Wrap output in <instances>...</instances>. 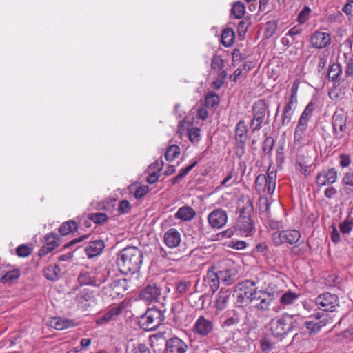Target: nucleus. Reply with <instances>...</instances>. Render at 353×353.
Returning <instances> with one entry per match:
<instances>
[{"mask_svg": "<svg viewBox=\"0 0 353 353\" xmlns=\"http://www.w3.org/2000/svg\"><path fill=\"white\" fill-rule=\"evenodd\" d=\"M338 179V172L334 168L323 169L320 171L315 179L317 186L323 187L331 185L334 183Z\"/></svg>", "mask_w": 353, "mask_h": 353, "instance_id": "f8f14e48", "label": "nucleus"}, {"mask_svg": "<svg viewBox=\"0 0 353 353\" xmlns=\"http://www.w3.org/2000/svg\"><path fill=\"white\" fill-rule=\"evenodd\" d=\"M230 292L229 290L221 288L216 295V308L218 310H224L230 299Z\"/></svg>", "mask_w": 353, "mask_h": 353, "instance_id": "a878e982", "label": "nucleus"}, {"mask_svg": "<svg viewBox=\"0 0 353 353\" xmlns=\"http://www.w3.org/2000/svg\"><path fill=\"white\" fill-rule=\"evenodd\" d=\"M302 323L303 318L301 316L285 313L277 319H272L270 330L273 336H283L294 330L300 329Z\"/></svg>", "mask_w": 353, "mask_h": 353, "instance_id": "f03ea898", "label": "nucleus"}, {"mask_svg": "<svg viewBox=\"0 0 353 353\" xmlns=\"http://www.w3.org/2000/svg\"><path fill=\"white\" fill-rule=\"evenodd\" d=\"M327 186L328 187L325 190L324 194L327 199H333L337 194V190L332 185Z\"/></svg>", "mask_w": 353, "mask_h": 353, "instance_id": "0e129e2a", "label": "nucleus"}, {"mask_svg": "<svg viewBox=\"0 0 353 353\" xmlns=\"http://www.w3.org/2000/svg\"><path fill=\"white\" fill-rule=\"evenodd\" d=\"M339 230L343 234H349L350 232L352 230V221H350L349 216L341 222L339 225Z\"/></svg>", "mask_w": 353, "mask_h": 353, "instance_id": "09e8293b", "label": "nucleus"}, {"mask_svg": "<svg viewBox=\"0 0 353 353\" xmlns=\"http://www.w3.org/2000/svg\"><path fill=\"white\" fill-rule=\"evenodd\" d=\"M271 238L276 246L283 244L295 245L301 239V233L294 229L277 230L271 234Z\"/></svg>", "mask_w": 353, "mask_h": 353, "instance_id": "423d86ee", "label": "nucleus"}, {"mask_svg": "<svg viewBox=\"0 0 353 353\" xmlns=\"http://www.w3.org/2000/svg\"><path fill=\"white\" fill-rule=\"evenodd\" d=\"M234 32L231 28H226L221 34V43L225 47H230L234 43Z\"/></svg>", "mask_w": 353, "mask_h": 353, "instance_id": "58836bf2", "label": "nucleus"}, {"mask_svg": "<svg viewBox=\"0 0 353 353\" xmlns=\"http://www.w3.org/2000/svg\"><path fill=\"white\" fill-rule=\"evenodd\" d=\"M213 328L214 325L212 321L206 319L204 316H200L194 323L192 331L194 334L205 337L212 332Z\"/></svg>", "mask_w": 353, "mask_h": 353, "instance_id": "4468645a", "label": "nucleus"}, {"mask_svg": "<svg viewBox=\"0 0 353 353\" xmlns=\"http://www.w3.org/2000/svg\"><path fill=\"white\" fill-rule=\"evenodd\" d=\"M61 269L58 265H50L43 270V275L46 279L54 281L59 279Z\"/></svg>", "mask_w": 353, "mask_h": 353, "instance_id": "7c9ffc66", "label": "nucleus"}, {"mask_svg": "<svg viewBox=\"0 0 353 353\" xmlns=\"http://www.w3.org/2000/svg\"><path fill=\"white\" fill-rule=\"evenodd\" d=\"M346 68H345V75L346 77L353 76V55L349 57H345Z\"/></svg>", "mask_w": 353, "mask_h": 353, "instance_id": "4d7b16f0", "label": "nucleus"}, {"mask_svg": "<svg viewBox=\"0 0 353 353\" xmlns=\"http://www.w3.org/2000/svg\"><path fill=\"white\" fill-rule=\"evenodd\" d=\"M339 164L342 168L347 167L350 164V157L347 154H341L339 156Z\"/></svg>", "mask_w": 353, "mask_h": 353, "instance_id": "338daca9", "label": "nucleus"}, {"mask_svg": "<svg viewBox=\"0 0 353 353\" xmlns=\"http://www.w3.org/2000/svg\"><path fill=\"white\" fill-rule=\"evenodd\" d=\"M164 319L163 312L153 307L145 312V314L141 317L139 323L143 330L150 331L157 329L163 323Z\"/></svg>", "mask_w": 353, "mask_h": 353, "instance_id": "20e7f679", "label": "nucleus"}, {"mask_svg": "<svg viewBox=\"0 0 353 353\" xmlns=\"http://www.w3.org/2000/svg\"><path fill=\"white\" fill-rule=\"evenodd\" d=\"M274 140L271 137H268L263 142L262 150L265 154H269L273 148Z\"/></svg>", "mask_w": 353, "mask_h": 353, "instance_id": "864d4df0", "label": "nucleus"}, {"mask_svg": "<svg viewBox=\"0 0 353 353\" xmlns=\"http://www.w3.org/2000/svg\"><path fill=\"white\" fill-rule=\"evenodd\" d=\"M121 307H115L110 309L103 316L99 317L97 321L98 325H103L108 323L110 321L115 320L116 318L121 314Z\"/></svg>", "mask_w": 353, "mask_h": 353, "instance_id": "bb28decb", "label": "nucleus"}, {"mask_svg": "<svg viewBox=\"0 0 353 353\" xmlns=\"http://www.w3.org/2000/svg\"><path fill=\"white\" fill-rule=\"evenodd\" d=\"M310 12V8L307 6H305L298 16L299 23H300L301 24H303L304 23H305L309 18Z\"/></svg>", "mask_w": 353, "mask_h": 353, "instance_id": "5fc2aeb1", "label": "nucleus"}, {"mask_svg": "<svg viewBox=\"0 0 353 353\" xmlns=\"http://www.w3.org/2000/svg\"><path fill=\"white\" fill-rule=\"evenodd\" d=\"M46 244L39 251V255L43 256L54 250L59 244V238L57 234L50 233L45 236Z\"/></svg>", "mask_w": 353, "mask_h": 353, "instance_id": "6ab92c4d", "label": "nucleus"}, {"mask_svg": "<svg viewBox=\"0 0 353 353\" xmlns=\"http://www.w3.org/2000/svg\"><path fill=\"white\" fill-rule=\"evenodd\" d=\"M47 325L57 330H62L75 325L74 321L61 317H52L48 321Z\"/></svg>", "mask_w": 353, "mask_h": 353, "instance_id": "b1692460", "label": "nucleus"}, {"mask_svg": "<svg viewBox=\"0 0 353 353\" xmlns=\"http://www.w3.org/2000/svg\"><path fill=\"white\" fill-rule=\"evenodd\" d=\"M219 101V97L214 92L209 93L205 97V105L207 107L214 108L218 105Z\"/></svg>", "mask_w": 353, "mask_h": 353, "instance_id": "603ef678", "label": "nucleus"}, {"mask_svg": "<svg viewBox=\"0 0 353 353\" xmlns=\"http://www.w3.org/2000/svg\"><path fill=\"white\" fill-rule=\"evenodd\" d=\"M187 344L180 338L173 336L166 341L164 353H185Z\"/></svg>", "mask_w": 353, "mask_h": 353, "instance_id": "2eb2a0df", "label": "nucleus"}, {"mask_svg": "<svg viewBox=\"0 0 353 353\" xmlns=\"http://www.w3.org/2000/svg\"><path fill=\"white\" fill-rule=\"evenodd\" d=\"M223 66V59L218 55H215L213 57L212 60V68L214 70L220 71Z\"/></svg>", "mask_w": 353, "mask_h": 353, "instance_id": "6e6d98bb", "label": "nucleus"}, {"mask_svg": "<svg viewBox=\"0 0 353 353\" xmlns=\"http://www.w3.org/2000/svg\"><path fill=\"white\" fill-rule=\"evenodd\" d=\"M315 305L323 313L333 312L339 306L337 295L330 292H324L315 299Z\"/></svg>", "mask_w": 353, "mask_h": 353, "instance_id": "0eeeda50", "label": "nucleus"}, {"mask_svg": "<svg viewBox=\"0 0 353 353\" xmlns=\"http://www.w3.org/2000/svg\"><path fill=\"white\" fill-rule=\"evenodd\" d=\"M239 218H251L254 207L252 202L250 199L243 200L239 203Z\"/></svg>", "mask_w": 353, "mask_h": 353, "instance_id": "c85d7f7f", "label": "nucleus"}, {"mask_svg": "<svg viewBox=\"0 0 353 353\" xmlns=\"http://www.w3.org/2000/svg\"><path fill=\"white\" fill-rule=\"evenodd\" d=\"M127 290V280L121 279L114 281L109 286L104 287L103 293L114 299L119 296H123Z\"/></svg>", "mask_w": 353, "mask_h": 353, "instance_id": "ddd939ff", "label": "nucleus"}, {"mask_svg": "<svg viewBox=\"0 0 353 353\" xmlns=\"http://www.w3.org/2000/svg\"><path fill=\"white\" fill-rule=\"evenodd\" d=\"M196 216L195 211L189 206L180 208L175 214V217L182 221H190Z\"/></svg>", "mask_w": 353, "mask_h": 353, "instance_id": "2f4dec72", "label": "nucleus"}, {"mask_svg": "<svg viewBox=\"0 0 353 353\" xmlns=\"http://www.w3.org/2000/svg\"><path fill=\"white\" fill-rule=\"evenodd\" d=\"M196 116L201 120H205L208 117V112L205 106L201 105L196 108Z\"/></svg>", "mask_w": 353, "mask_h": 353, "instance_id": "680f3d73", "label": "nucleus"}, {"mask_svg": "<svg viewBox=\"0 0 353 353\" xmlns=\"http://www.w3.org/2000/svg\"><path fill=\"white\" fill-rule=\"evenodd\" d=\"M250 22L248 19H244L238 24V32L239 34H245L248 30Z\"/></svg>", "mask_w": 353, "mask_h": 353, "instance_id": "13d9d810", "label": "nucleus"}, {"mask_svg": "<svg viewBox=\"0 0 353 353\" xmlns=\"http://www.w3.org/2000/svg\"><path fill=\"white\" fill-rule=\"evenodd\" d=\"M347 114L342 111L336 112L332 117V128L334 139H343L347 131Z\"/></svg>", "mask_w": 353, "mask_h": 353, "instance_id": "9b49d317", "label": "nucleus"}, {"mask_svg": "<svg viewBox=\"0 0 353 353\" xmlns=\"http://www.w3.org/2000/svg\"><path fill=\"white\" fill-rule=\"evenodd\" d=\"M162 290L159 284L150 283L141 291L139 297L148 303L158 302L162 297Z\"/></svg>", "mask_w": 353, "mask_h": 353, "instance_id": "9d476101", "label": "nucleus"}, {"mask_svg": "<svg viewBox=\"0 0 353 353\" xmlns=\"http://www.w3.org/2000/svg\"><path fill=\"white\" fill-rule=\"evenodd\" d=\"M256 191L261 193H268L272 195L276 188V174L274 172H268L267 175L261 174L255 180Z\"/></svg>", "mask_w": 353, "mask_h": 353, "instance_id": "6e6552de", "label": "nucleus"}, {"mask_svg": "<svg viewBox=\"0 0 353 353\" xmlns=\"http://www.w3.org/2000/svg\"><path fill=\"white\" fill-rule=\"evenodd\" d=\"M88 217L94 223L98 224L104 223L108 219L106 214L101 212L90 213L89 214Z\"/></svg>", "mask_w": 353, "mask_h": 353, "instance_id": "3c124183", "label": "nucleus"}, {"mask_svg": "<svg viewBox=\"0 0 353 353\" xmlns=\"http://www.w3.org/2000/svg\"><path fill=\"white\" fill-rule=\"evenodd\" d=\"M20 276V272L17 269H14L10 271L7 272L5 274H3L1 279L0 281L2 283H9L11 284L17 281Z\"/></svg>", "mask_w": 353, "mask_h": 353, "instance_id": "4c0bfd02", "label": "nucleus"}, {"mask_svg": "<svg viewBox=\"0 0 353 353\" xmlns=\"http://www.w3.org/2000/svg\"><path fill=\"white\" fill-rule=\"evenodd\" d=\"M341 72L342 69L339 64L334 63L332 65L328 72V79L332 81L337 79L339 75L341 74Z\"/></svg>", "mask_w": 353, "mask_h": 353, "instance_id": "49530a36", "label": "nucleus"}, {"mask_svg": "<svg viewBox=\"0 0 353 353\" xmlns=\"http://www.w3.org/2000/svg\"><path fill=\"white\" fill-rule=\"evenodd\" d=\"M255 285L256 283L254 281L245 280L238 284L236 291L243 292L249 302L254 296V293L259 292V290L254 288Z\"/></svg>", "mask_w": 353, "mask_h": 353, "instance_id": "5701e85b", "label": "nucleus"}, {"mask_svg": "<svg viewBox=\"0 0 353 353\" xmlns=\"http://www.w3.org/2000/svg\"><path fill=\"white\" fill-rule=\"evenodd\" d=\"M266 110L267 105L264 101L259 100L254 104L252 107L253 119L250 126L252 132L261 129L265 117Z\"/></svg>", "mask_w": 353, "mask_h": 353, "instance_id": "1a4fd4ad", "label": "nucleus"}, {"mask_svg": "<svg viewBox=\"0 0 353 353\" xmlns=\"http://www.w3.org/2000/svg\"><path fill=\"white\" fill-rule=\"evenodd\" d=\"M274 292H268L265 290H259L254 292V296L250 300L248 303L252 311L263 313L269 310L270 306L276 299Z\"/></svg>", "mask_w": 353, "mask_h": 353, "instance_id": "7ed1b4c3", "label": "nucleus"}, {"mask_svg": "<svg viewBox=\"0 0 353 353\" xmlns=\"http://www.w3.org/2000/svg\"><path fill=\"white\" fill-rule=\"evenodd\" d=\"M208 220L212 228H221L227 223L228 214L225 210L216 209L208 214Z\"/></svg>", "mask_w": 353, "mask_h": 353, "instance_id": "f3484780", "label": "nucleus"}, {"mask_svg": "<svg viewBox=\"0 0 353 353\" xmlns=\"http://www.w3.org/2000/svg\"><path fill=\"white\" fill-rule=\"evenodd\" d=\"M347 87L348 85L339 87V85H336L335 84L334 88L329 92V97L332 100H337L343 98L345 94Z\"/></svg>", "mask_w": 353, "mask_h": 353, "instance_id": "a19ab883", "label": "nucleus"}, {"mask_svg": "<svg viewBox=\"0 0 353 353\" xmlns=\"http://www.w3.org/2000/svg\"><path fill=\"white\" fill-rule=\"evenodd\" d=\"M188 137L190 141L192 143H196L199 141L201 134H200V129L196 127L191 128L188 130Z\"/></svg>", "mask_w": 353, "mask_h": 353, "instance_id": "8fccbe9b", "label": "nucleus"}, {"mask_svg": "<svg viewBox=\"0 0 353 353\" xmlns=\"http://www.w3.org/2000/svg\"><path fill=\"white\" fill-rule=\"evenodd\" d=\"M309 320L303 319L301 326L304 325L310 334H316L323 327L333 323L332 317L328 313L317 312Z\"/></svg>", "mask_w": 353, "mask_h": 353, "instance_id": "39448f33", "label": "nucleus"}, {"mask_svg": "<svg viewBox=\"0 0 353 353\" xmlns=\"http://www.w3.org/2000/svg\"><path fill=\"white\" fill-rule=\"evenodd\" d=\"M17 254L21 257H26L31 254V250L26 245H21L17 248Z\"/></svg>", "mask_w": 353, "mask_h": 353, "instance_id": "bf43d9fd", "label": "nucleus"}, {"mask_svg": "<svg viewBox=\"0 0 353 353\" xmlns=\"http://www.w3.org/2000/svg\"><path fill=\"white\" fill-rule=\"evenodd\" d=\"M277 23L276 21H270L266 23L264 34L266 38L272 37L276 32Z\"/></svg>", "mask_w": 353, "mask_h": 353, "instance_id": "de8ad7c7", "label": "nucleus"}, {"mask_svg": "<svg viewBox=\"0 0 353 353\" xmlns=\"http://www.w3.org/2000/svg\"><path fill=\"white\" fill-rule=\"evenodd\" d=\"M105 248L103 240L99 239L90 241L85 248V252L88 258L91 259L101 254Z\"/></svg>", "mask_w": 353, "mask_h": 353, "instance_id": "4be33fe9", "label": "nucleus"}, {"mask_svg": "<svg viewBox=\"0 0 353 353\" xmlns=\"http://www.w3.org/2000/svg\"><path fill=\"white\" fill-rule=\"evenodd\" d=\"M236 227L241 234L245 236L252 235L254 231V223L251 218H239Z\"/></svg>", "mask_w": 353, "mask_h": 353, "instance_id": "393cba45", "label": "nucleus"}, {"mask_svg": "<svg viewBox=\"0 0 353 353\" xmlns=\"http://www.w3.org/2000/svg\"><path fill=\"white\" fill-rule=\"evenodd\" d=\"M163 242L167 247L177 248L181 242V234L176 228H170L163 234Z\"/></svg>", "mask_w": 353, "mask_h": 353, "instance_id": "a211bd4d", "label": "nucleus"}, {"mask_svg": "<svg viewBox=\"0 0 353 353\" xmlns=\"http://www.w3.org/2000/svg\"><path fill=\"white\" fill-rule=\"evenodd\" d=\"M77 223L74 221H68L63 223L59 231L62 235L69 234L70 232L77 230Z\"/></svg>", "mask_w": 353, "mask_h": 353, "instance_id": "ea45409f", "label": "nucleus"}, {"mask_svg": "<svg viewBox=\"0 0 353 353\" xmlns=\"http://www.w3.org/2000/svg\"><path fill=\"white\" fill-rule=\"evenodd\" d=\"M314 110V104L313 102H310L301 113L297 124L300 125V126L303 125L307 127L308 122L312 117Z\"/></svg>", "mask_w": 353, "mask_h": 353, "instance_id": "c756f323", "label": "nucleus"}, {"mask_svg": "<svg viewBox=\"0 0 353 353\" xmlns=\"http://www.w3.org/2000/svg\"><path fill=\"white\" fill-rule=\"evenodd\" d=\"M130 209V205L128 200H123L119 203L118 210L121 213H128Z\"/></svg>", "mask_w": 353, "mask_h": 353, "instance_id": "e2e57ef3", "label": "nucleus"}, {"mask_svg": "<svg viewBox=\"0 0 353 353\" xmlns=\"http://www.w3.org/2000/svg\"><path fill=\"white\" fill-rule=\"evenodd\" d=\"M78 281L81 285H97L94 279L88 272H81L78 277Z\"/></svg>", "mask_w": 353, "mask_h": 353, "instance_id": "a18cd8bd", "label": "nucleus"}, {"mask_svg": "<svg viewBox=\"0 0 353 353\" xmlns=\"http://www.w3.org/2000/svg\"><path fill=\"white\" fill-rule=\"evenodd\" d=\"M342 10L347 15L352 14H353V0H347V2L345 4Z\"/></svg>", "mask_w": 353, "mask_h": 353, "instance_id": "774afa93", "label": "nucleus"}, {"mask_svg": "<svg viewBox=\"0 0 353 353\" xmlns=\"http://www.w3.org/2000/svg\"><path fill=\"white\" fill-rule=\"evenodd\" d=\"M220 281L225 285H232L235 279L236 271L233 269H224L216 272Z\"/></svg>", "mask_w": 353, "mask_h": 353, "instance_id": "cd10ccee", "label": "nucleus"}, {"mask_svg": "<svg viewBox=\"0 0 353 353\" xmlns=\"http://www.w3.org/2000/svg\"><path fill=\"white\" fill-rule=\"evenodd\" d=\"M180 154V148L176 145H172L168 149L165 154V159L168 161H172Z\"/></svg>", "mask_w": 353, "mask_h": 353, "instance_id": "c03bdc74", "label": "nucleus"}, {"mask_svg": "<svg viewBox=\"0 0 353 353\" xmlns=\"http://www.w3.org/2000/svg\"><path fill=\"white\" fill-rule=\"evenodd\" d=\"M231 12L235 18L241 19L245 13V5L241 1H237L234 3Z\"/></svg>", "mask_w": 353, "mask_h": 353, "instance_id": "37998d69", "label": "nucleus"}, {"mask_svg": "<svg viewBox=\"0 0 353 353\" xmlns=\"http://www.w3.org/2000/svg\"><path fill=\"white\" fill-rule=\"evenodd\" d=\"M261 347L263 352H269L272 349L275 348L276 343L274 340L268 336H263L260 341Z\"/></svg>", "mask_w": 353, "mask_h": 353, "instance_id": "79ce46f5", "label": "nucleus"}, {"mask_svg": "<svg viewBox=\"0 0 353 353\" xmlns=\"http://www.w3.org/2000/svg\"><path fill=\"white\" fill-rule=\"evenodd\" d=\"M205 281L208 283L210 290L213 292L219 289L221 282L217 272H214L211 270L208 271Z\"/></svg>", "mask_w": 353, "mask_h": 353, "instance_id": "473e14b6", "label": "nucleus"}, {"mask_svg": "<svg viewBox=\"0 0 353 353\" xmlns=\"http://www.w3.org/2000/svg\"><path fill=\"white\" fill-rule=\"evenodd\" d=\"M296 170L304 175L308 174V168L310 167L308 161L305 160L304 157L299 155L295 161Z\"/></svg>", "mask_w": 353, "mask_h": 353, "instance_id": "e433bc0d", "label": "nucleus"}, {"mask_svg": "<svg viewBox=\"0 0 353 353\" xmlns=\"http://www.w3.org/2000/svg\"><path fill=\"white\" fill-rule=\"evenodd\" d=\"M299 296V295L298 294L292 291H288L283 294L280 297V303L283 307H285L294 303L297 301Z\"/></svg>", "mask_w": 353, "mask_h": 353, "instance_id": "c9c22d12", "label": "nucleus"}, {"mask_svg": "<svg viewBox=\"0 0 353 353\" xmlns=\"http://www.w3.org/2000/svg\"><path fill=\"white\" fill-rule=\"evenodd\" d=\"M307 127L298 125H296L294 134V143L297 145H303L305 141V131Z\"/></svg>", "mask_w": 353, "mask_h": 353, "instance_id": "f704fd0d", "label": "nucleus"}, {"mask_svg": "<svg viewBox=\"0 0 353 353\" xmlns=\"http://www.w3.org/2000/svg\"><path fill=\"white\" fill-rule=\"evenodd\" d=\"M310 42L315 48H323L330 43V37L328 33L316 31L312 35Z\"/></svg>", "mask_w": 353, "mask_h": 353, "instance_id": "aec40b11", "label": "nucleus"}, {"mask_svg": "<svg viewBox=\"0 0 353 353\" xmlns=\"http://www.w3.org/2000/svg\"><path fill=\"white\" fill-rule=\"evenodd\" d=\"M248 128L243 120L239 121L235 128V137L238 142V151L241 150V156L244 154L245 142L248 139Z\"/></svg>", "mask_w": 353, "mask_h": 353, "instance_id": "dca6fc26", "label": "nucleus"}, {"mask_svg": "<svg viewBox=\"0 0 353 353\" xmlns=\"http://www.w3.org/2000/svg\"><path fill=\"white\" fill-rule=\"evenodd\" d=\"M191 286V283L187 281H181L176 287V292L179 294L185 293Z\"/></svg>", "mask_w": 353, "mask_h": 353, "instance_id": "052dcab7", "label": "nucleus"}, {"mask_svg": "<svg viewBox=\"0 0 353 353\" xmlns=\"http://www.w3.org/2000/svg\"><path fill=\"white\" fill-rule=\"evenodd\" d=\"M297 102L293 99H288L281 115V121L283 126L288 125L291 122Z\"/></svg>", "mask_w": 353, "mask_h": 353, "instance_id": "412c9836", "label": "nucleus"}, {"mask_svg": "<svg viewBox=\"0 0 353 353\" xmlns=\"http://www.w3.org/2000/svg\"><path fill=\"white\" fill-rule=\"evenodd\" d=\"M143 252L137 247H128L119 252L117 265L123 274H134L139 271L143 263Z\"/></svg>", "mask_w": 353, "mask_h": 353, "instance_id": "f257e3e1", "label": "nucleus"}, {"mask_svg": "<svg viewBox=\"0 0 353 353\" xmlns=\"http://www.w3.org/2000/svg\"><path fill=\"white\" fill-rule=\"evenodd\" d=\"M342 183L345 194L353 197V173H345L342 179Z\"/></svg>", "mask_w": 353, "mask_h": 353, "instance_id": "72a5a7b5", "label": "nucleus"}, {"mask_svg": "<svg viewBox=\"0 0 353 353\" xmlns=\"http://www.w3.org/2000/svg\"><path fill=\"white\" fill-rule=\"evenodd\" d=\"M132 353H151V352L146 345L141 343L134 347Z\"/></svg>", "mask_w": 353, "mask_h": 353, "instance_id": "69168bd1", "label": "nucleus"}]
</instances>
